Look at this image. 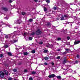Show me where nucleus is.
<instances>
[{
  "label": "nucleus",
  "mask_w": 80,
  "mask_h": 80,
  "mask_svg": "<svg viewBox=\"0 0 80 80\" xmlns=\"http://www.w3.org/2000/svg\"><path fill=\"white\" fill-rule=\"evenodd\" d=\"M22 15H25V14H26V13L25 12H22Z\"/></svg>",
  "instance_id": "22"
},
{
  "label": "nucleus",
  "mask_w": 80,
  "mask_h": 80,
  "mask_svg": "<svg viewBox=\"0 0 80 80\" xmlns=\"http://www.w3.org/2000/svg\"><path fill=\"white\" fill-rule=\"evenodd\" d=\"M68 43H69V42H68Z\"/></svg>",
  "instance_id": "58"
},
{
  "label": "nucleus",
  "mask_w": 80,
  "mask_h": 80,
  "mask_svg": "<svg viewBox=\"0 0 80 80\" xmlns=\"http://www.w3.org/2000/svg\"><path fill=\"white\" fill-rule=\"evenodd\" d=\"M27 72H28L27 70L25 69L24 70V72H25V73H27Z\"/></svg>",
  "instance_id": "33"
},
{
  "label": "nucleus",
  "mask_w": 80,
  "mask_h": 80,
  "mask_svg": "<svg viewBox=\"0 0 80 80\" xmlns=\"http://www.w3.org/2000/svg\"><path fill=\"white\" fill-rule=\"evenodd\" d=\"M47 52H48V50H45L44 51V53H47Z\"/></svg>",
  "instance_id": "20"
},
{
  "label": "nucleus",
  "mask_w": 80,
  "mask_h": 80,
  "mask_svg": "<svg viewBox=\"0 0 80 80\" xmlns=\"http://www.w3.org/2000/svg\"><path fill=\"white\" fill-rule=\"evenodd\" d=\"M71 71H72V69H71Z\"/></svg>",
  "instance_id": "54"
},
{
  "label": "nucleus",
  "mask_w": 80,
  "mask_h": 80,
  "mask_svg": "<svg viewBox=\"0 0 80 80\" xmlns=\"http://www.w3.org/2000/svg\"><path fill=\"white\" fill-rule=\"evenodd\" d=\"M34 1L35 2H38V0H34Z\"/></svg>",
  "instance_id": "41"
},
{
  "label": "nucleus",
  "mask_w": 80,
  "mask_h": 80,
  "mask_svg": "<svg viewBox=\"0 0 80 80\" xmlns=\"http://www.w3.org/2000/svg\"><path fill=\"white\" fill-rule=\"evenodd\" d=\"M61 40V38H58V40L59 41V40Z\"/></svg>",
  "instance_id": "30"
},
{
  "label": "nucleus",
  "mask_w": 80,
  "mask_h": 80,
  "mask_svg": "<svg viewBox=\"0 0 80 80\" xmlns=\"http://www.w3.org/2000/svg\"><path fill=\"white\" fill-rule=\"evenodd\" d=\"M2 9L3 10L5 11L6 12H7L8 11V9L6 8L3 7L2 8Z\"/></svg>",
  "instance_id": "10"
},
{
  "label": "nucleus",
  "mask_w": 80,
  "mask_h": 80,
  "mask_svg": "<svg viewBox=\"0 0 80 80\" xmlns=\"http://www.w3.org/2000/svg\"><path fill=\"white\" fill-rule=\"evenodd\" d=\"M24 54L25 55H28V53L27 52H24Z\"/></svg>",
  "instance_id": "21"
},
{
  "label": "nucleus",
  "mask_w": 80,
  "mask_h": 80,
  "mask_svg": "<svg viewBox=\"0 0 80 80\" xmlns=\"http://www.w3.org/2000/svg\"><path fill=\"white\" fill-rule=\"evenodd\" d=\"M47 47H50V45H47Z\"/></svg>",
  "instance_id": "48"
},
{
  "label": "nucleus",
  "mask_w": 80,
  "mask_h": 80,
  "mask_svg": "<svg viewBox=\"0 0 80 80\" xmlns=\"http://www.w3.org/2000/svg\"><path fill=\"white\" fill-rule=\"evenodd\" d=\"M66 51H68V52H70V49H66Z\"/></svg>",
  "instance_id": "18"
},
{
  "label": "nucleus",
  "mask_w": 80,
  "mask_h": 80,
  "mask_svg": "<svg viewBox=\"0 0 80 80\" xmlns=\"http://www.w3.org/2000/svg\"><path fill=\"white\" fill-rule=\"evenodd\" d=\"M29 40H32V38L31 37H30L29 38Z\"/></svg>",
  "instance_id": "26"
},
{
  "label": "nucleus",
  "mask_w": 80,
  "mask_h": 80,
  "mask_svg": "<svg viewBox=\"0 0 80 80\" xmlns=\"http://www.w3.org/2000/svg\"><path fill=\"white\" fill-rule=\"evenodd\" d=\"M41 65H42V64Z\"/></svg>",
  "instance_id": "59"
},
{
  "label": "nucleus",
  "mask_w": 80,
  "mask_h": 80,
  "mask_svg": "<svg viewBox=\"0 0 80 80\" xmlns=\"http://www.w3.org/2000/svg\"><path fill=\"white\" fill-rule=\"evenodd\" d=\"M42 33V32L40 31V29H38L36 32V35H40Z\"/></svg>",
  "instance_id": "5"
},
{
  "label": "nucleus",
  "mask_w": 80,
  "mask_h": 80,
  "mask_svg": "<svg viewBox=\"0 0 80 80\" xmlns=\"http://www.w3.org/2000/svg\"><path fill=\"white\" fill-rule=\"evenodd\" d=\"M55 76V75L54 74H52L48 76V77L49 78H54V77Z\"/></svg>",
  "instance_id": "7"
},
{
  "label": "nucleus",
  "mask_w": 80,
  "mask_h": 80,
  "mask_svg": "<svg viewBox=\"0 0 80 80\" xmlns=\"http://www.w3.org/2000/svg\"><path fill=\"white\" fill-rule=\"evenodd\" d=\"M14 80H16V79H14Z\"/></svg>",
  "instance_id": "55"
},
{
  "label": "nucleus",
  "mask_w": 80,
  "mask_h": 80,
  "mask_svg": "<svg viewBox=\"0 0 80 80\" xmlns=\"http://www.w3.org/2000/svg\"><path fill=\"white\" fill-rule=\"evenodd\" d=\"M67 39L68 40H69V39H70V37H67Z\"/></svg>",
  "instance_id": "40"
},
{
  "label": "nucleus",
  "mask_w": 80,
  "mask_h": 80,
  "mask_svg": "<svg viewBox=\"0 0 80 80\" xmlns=\"http://www.w3.org/2000/svg\"><path fill=\"white\" fill-rule=\"evenodd\" d=\"M16 47H17V45H16Z\"/></svg>",
  "instance_id": "57"
},
{
  "label": "nucleus",
  "mask_w": 80,
  "mask_h": 80,
  "mask_svg": "<svg viewBox=\"0 0 80 80\" xmlns=\"http://www.w3.org/2000/svg\"><path fill=\"white\" fill-rule=\"evenodd\" d=\"M68 62V61L67 60L64 59L63 62V63H67Z\"/></svg>",
  "instance_id": "9"
},
{
  "label": "nucleus",
  "mask_w": 80,
  "mask_h": 80,
  "mask_svg": "<svg viewBox=\"0 0 80 80\" xmlns=\"http://www.w3.org/2000/svg\"><path fill=\"white\" fill-rule=\"evenodd\" d=\"M8 55H9L10 56H12V53H11V52H8Z\"/></svg>",
  "instance_id": "12"
},
{
  "label": "nucleus",
  "mask_w": 80,
  "mask_h": 80,
  "mask_svg": "<svg viewBox=\"0 0 80 80\" xmlns=\"http://www.w3.org/2000/svg\"><path fill=\"white\" fill-rule=\"evenodd\" d=\"M29 21H30V22H33V19H29Z\"/></svg>",
  "instance_id": "25"
},
{
  "label": "nucleus",
  "mask_w": 80,
  "mask_h": 80,
  "mask_svg": "<svg viewBox=\"0 0 80 80\" xmlns=\"http://www.w3.org/2000/svg\"><path fill=\"white\" fill-rule=\"evenodd\" d=\"M13 72H16L17 71V70L16 69H13Z\"/></svg>",
  "instance_id": "23"
},
{
  "label": "nucleus",
  "mask_w": 80,
  "mask_h": 80,
  "mask_svg": "<svg viewBox=\"0 0 80 80\" xmlns=\"http://www.w3.org/2000/svg\"><path fill=\"white\" fill-rule=\"evenodd\" d=\"M14 28H15V27H14Z\"/></svg>",
  "instance_id": "56"
},
{
  "label": "nucleus",
  "mask_w": 80,
  "mask_h": 80,
  "mask_svg": "<svg viewBox=\"0 0 80 80\" xmlns=\"http://www.w3.org/2000/svg\"><path fill=\"white\" fill-rule=\"evenodd\" d=\"M0 77L4 78L5 77V73L3 72L2 71H1L0 72Z\"/></svg>",
  "instance_id": "4"
},
{
  "label": "nucleus",
  "mask_w": 80,
  "mask_h": 80,
  "mask_svg": "<svg viewBox=\"0 0 80 80\" xmlns=\"http://www.w3.org/2000/svg\"><path fill=\"white\" fill-rule=\"evenodd\" d=\"M3 57V55L0 54V57Z\"/></svg>",
  "instance_id": "42"
},
{
  "label": "nucleus",
  "mask_w": 80,
  "mask_h": 80,
  "mask_svg": "<svg viewBox=\"0 0 80 80\" xmlns=\"http://www.w3.org/2000/svg\"><path fill=\"white\" fill-rule=\"evenodd\" d=\"M78 43H80V41H75L74 42V45H77V44H78Z\"/></svg>",
  "instance_id": "8"
},
{
  "label": "nucleus",
  "mask_w": 80,
  "mask_h": 80,
  "mask_svg": "<svg viewBox=\"0 0 80 80\" xmlns=\"http://www.w3.org/2000/svg\"><path fill=\"white\" fill-rule=\"evenodd\" d=\"M4 73H5V74L6 75H8V71L6 70H4Z\"/></svg>",
  "instance_id": "11"
},
{
  "label": "nucleus",
  "mask_w": 80,
  "mask_h": 80,
  "mask_svg": "<svg viewBox=\"0 0 80 80\" xmlns=\"http://www.w3.org/2000/svg\"><path fill=\"white\" fill-rule=\"evenodd\" d=\"M16 33H17V32H15V33H13L8 35H5V38L7 39H9L10 38V37H11L12 36H13V35H16Z\"/></svg>",
  "instance_id": "1"
},
{
  "label": "nucleus",
  "mask_w": 80,
  "mask_h": 80,
  "mask_svg": "<svg viewBox=\"0 0 80 80\" xmlns=\"http://www.w3.org/2000/svg\"><path fill=\"white\" fill-rule=\"evenodd\" d=\"M43 42H39L38 43L40 45H42V44H43Z\"/></svg>",
  "instance_id": "17"
},
{
  "label": "nucleus",
  "mask_w": 80,
  "mask_h": 80,
  "mask_svg": "<svg viewBox=\"0 0 80 80\" xmlns=\"http://www.w3.org/2000/svg\"><path fill=\"white\" fill-rule=\"evenodd\" d=\"M57 51H60V49H58L57 50Z\"/></svg>",
  "instance_id": "50"
},
{
  "label": "nucleus",
  "mask_w": 80,
  "mask_h": 80,
  "mask_svg": "<svg viewBox=\"0 0 80 80\" xmlns=\"http://www.w3.org/2000/svg\"><path fill=\"white\" fill-rule=\"evenodd\" d=\"M17 42V40H14V42L15 43V42Z\"/></svg>",
  "instance_id": "32"
},
{
  "label": "nucleus",
  "mask_w": 80,
  "mask_h": 80,
  "mask_svg": "<svg viewBox=\"0 0 80 80\" xmlns=\"http://www.w3.org/2000/svg\"><path fill=\"white\" fill-rule=\"evenodd\" d=\"M78 61L76 60L75 62V63H78Z\"/></svg>",
  "instance_id": "36"
},
{
  "label": "nucleus",
  "mask_w": 80,
  "mask_h": 80,
  "mask_svg": "<svg viewBox=\"0 0 80 80\" xmlns=\"http://www.w3.org/2000/svg\"><path fill=\"white\" fill-rule=\"evenodd\" d=\"M77 58H79V55H78V54L77 55Z\"/></svg>",
  "instance_id": "44"
},
{
  "label": "nucleus",
  "mask_w": 80,
  "mask_h": 80,
  "mask_svg": "<svg viewBox=\"0 0 80 80\" xmlns=\"http://www.w3.org/2000/svg\"><path fill=\"white\" fill-rule=\"evenodd\" d=\"M66 53H67V52H65L63 53V54H66Z\"/></svg>",
  "instance_id": "49"
},
{
  "label": "nucleus",
  "mask_w": 80,
  "mask_h": 80,
  "mask_svg": "<svg viewBox=\"0 0 80 80\" xmlns=\"http://www.w3.org/2000/svg\"><path fill=\"white\" fill-rule=\"evenodd\" d=\"M17 48H16V50H17Z\"/></svg>",
  "instance_id": "52"
},
{
  "label": "nucleus",
  "mask_w": 80,
  "mask_h": 80,
  "mask_svg": "<svg viewBox=\"0 0 80 80\" xmlns=\"http://www.w3.org/2000/svg\"><path fill=\"white\" fill-rule=\"evenodd\" d=\"M44 12H46V11H47V8L46 7H45L44 8Z\"/></svg>",
  "instance_id": "14"
},
{
  "label": "nucleus",
  "mask_w": 80,
  "mask_h": 80,
  "mask_svg": "<svg viewBox=\"0 0 80 80\" xmlns=\"http://www.w3.org/2000/svg\"><path fill=\"white\" fill-rule=\"evenodd\" d=\"M35 34V32H32V33L31 34V35H33Z\"/></svg>",
  "instance_id": "37"
},
{
  "label": "nucleus",
  "mask_w": 80,
  "mask_h": 80,
  "mask_svg": "<svg viewBox=\"0 0 80 80\" xmlns=\"http://www.w3.org/2000/svg\"><path fill=\"white\" fill-rule=\"evenodd\" d=\"M62 80H64V79H62Z\"/></svg>",
  "instance_id": "53"
},
{
  "label": "nucleus",
  "mask_w": 80,
  "mask_h": 80,
  "mask_svg": "<svg viewBox=\"0 0 80 80\" xmlns=\"http://www.w3.org/2000/svg\"><path fill=\"white\" fill-rule=\"evenodd\" d=\"M44 59L46 60H48V57H45L44 58Z\"/></svg>",
  "instance_id": "13"
},
{
  "label": "nucleus",
  "mask_w": 80,
  "mask_h": 80,
  "mask_svg": "<svg viewBox=\"0 0 80 80\" xmlns=\"http://www.w3.org/2000/svg\"><path fill=\"white\" fill-rule=\"evenodd\" d=\"M0 23H1L0 27H1V26H2V25H5L6 26H8L10 28H12V26L10 25V24H8V23L7 22H6V23L4 22L3 23V22L1 21Z\"/></svg>",
  "instance_id": "2"
},
{
  "label": "nucleus",
  "mask_w": 80,
  "mask_h": 80,
  "mask_svg": "<svg viewBox=\"0 0 80 80\" xmlns=\"http://www.w3.org/2000/svg\"><path fill=\"white\" fill-rule=\"evenodd\" d=\"M5 48H8V45H6L5 46Z\"/></svg>",
  "instance_id": "28"
},
{
  "label": "nucleus",
  "mask_w": 80,
  "mask_h": 80,
  "mask_svg": "<svg viewBox=\"0 0 80 80\" xmlns=\"http://www.w3.org/2000/svg\"><path fill=\"white\" fill-rule=\"evenodd\" d=\"M68 17V14L65 15L64 16L62 15L61 17V20H66L67 18Z\"/></svg>",
  "instance_id": "3"
},
{
  "label": "nucleus",
  "mask_w": 80,
  "mask_h": 80,
  "mask_svg": "<svg viewBox=\"0 0 80 80\" xmlns=\"http://www.w3.org/2000/svg\"><path fill=\"white\" fill-rule=\"evenodd\" d=\"M33 80V78H29V80Z\"/></svg>",
  "instance_id": "31"
},
{
  "label": "nucleus",
  "mask_w": 80,
  "mask_h": 80,
  "mask_svg": "<svg viewBox=\"0 0 80 80\" xmlns=\"http://www.w3.org/2000/svg\"><path fill=\"white\" fill-rule=\"evenodd\" d=\"M47 25H50V24L48 23V24H47Z\"/></svg>",
  "instance_id": "51"
},
{
  "label": "nucleus",
  "mask_w": 80,
  "mask_h": 80,
  "mask_svg": "<svg viewBox=\"0 0 80 80\" xmlns=\"http://www.w3.org/2000/svg\"><path fill=\"white\" fill-rule=\"evenodd\" d=\"M32 74L33 75H35V73H36V72H35V71H32Z\"/></svg>",
  "instance_id": "15"
},
{
  "label": "nucleus",
  "mask_w": 80,
  "mask_h": 80,
  "mask_svg": "<svg viewBox=\"0 0 80 80\" xmlns=\"http://www.w3.org/2000/svg\"><path fill=\"white\" fill-rule=\"evenodd\" d=\"M57 59H60V56H58L57 57Z\"/></svg>",
  "instance_id": "29"
},
{
  "label": "nucleus",
  "mask_w": 80,
  "mask_h": 80,
  "mask_svg": "<svg viewBox=\"0 0 80 80\" xmlns=\"http://www.w3.org/2000/svg\"><path fill=\"white\" fill-rule=\"evenodd\" d=\"M22 20L21 19H19L18 20L17 22H15V23H22Z\"/></svg>",
  "instance_id": "6"
},
{
  "label": "nucleus",
  "mask_w": 80,
  "mask_h": 80,
  "mask_svg": "<svg viewBox=\"0 0 80 80\" xmlns=\"http://www.w3.org/2000/svg\"><path fill=\"white\" fill-rule=\"evenodd\" d=\"M4 18L6 19V20H8V18H7V17H6Z\"/></svg>",
  "instance_id": "34"
},
{
  "label": "nucleus",
  "mask_w": 80,
  "mask_h": 80,
  "mask_svg": "<svg viewBox=\"0 0 80 80\" xmlns=\"http://www.w3.org/2000/svg\"><path fill=\"white\" fill-rule=\"evenodd\" d=\"M46 2L47 3H50V0H46Z\"/></svg>",
  "instance_id": "24"
},
{
  "label": "nucleus",
  "mask_w": 80,
  "mask_h": 80,
  "mask_svg": "<svg viewBox=\"0 0 80 80\" xmlns=\"http://www.w3.org/2000/svg\"><path fill=\"white\" fill-rule=\"evenodd\" d=\"M9 2L10 3H12V2H13V1H12V0H9Z\"/></svg>",
  "instance_id": "35"
},
{
  "label": "nucleus",
  "mask_w": 80,
  "mask_h": 80,
  "mask_svg": "<svg viewBox=\"0 0 80 80\" xmlns=\"http://www.w3.org/2000/svg\"><path fill=\"white\" fill-rule=\"evenodd\" d=\"M25 35H28V33H27L26 32H24Z\"/></svg>",
  "instance_id": "27"
},
{
  "label": "nucleus",
  "mask_w": 80,
  "mask_h": 80,
  "mask_svg": "<svg viewBox=\"0 0 80 80\" xmlns=\"http://www.w3.org/2000/svg\"><path fill=\"white\" fill-rule=\"evenodd\" d=\"M44 64L45 65H47V62H44Z\"/></svg>",
  "instance_id": "38"
},
{
  "label": "nucleus",
  "mask_w": 80,
  "mask_h": 80,
  "mask_svg": "<svg viewBox=\"0 0 80 80\" xmlns=\"http://www.w3.org/2000/svg\"><path fill=\"white\" fill-rule=\"evenodd\" d=\"M12 78H8V80H12Z\"/></svg>",
  "instance_id": "39"
},
{
  "label": "nucleus",
  "mask_w": 80,
  "mask_h": 80,
  "mask_svg": "<svg viewBox=\"0 0 80 80\" xmlns=\"http://www.w3.org/2000/svg\"><path fill=\"white\" fill-rule=\"evenodd\" d=\"M53 9H54V10H57V8L55 7H54V8H53Z\"/></svg>",
  "instance_id": "45"
},
{
  "label": "nucleus",
  "mask_w": 80,
  "mask_h": 80,
  "mask_svg": "<svg viewBox=\"0 0 80 80\" xmlns=\"http://www.w3.org/2000/svg\"><path fill=\"white\" fill-rule=\"evenodd\" d=\"M63 74H64V75H65V74H67V73H66V72H64L63 73Z\"/></svg>",
  "instance_id": "47"
},
{
  "label": "nucleus",
  "mask_w": 80,
  "mask_h": 80,
  "mask_svg": "<svg viewBox=\"0 0 80 80\" xmlns=\"http://www.w3.org/2000/svg\"><path fill=\"white\" fill-rule=\"evenodd\" d=\"M52 65H54V63H53V62H52Z\"/></svg>",
  "instance_id": "46"
},
{
  "label": "nucleus",
  "mask_w": 80,
  "mask_h": 80,
  "mask_svg": "<svg viewBox=\"0 0 80 80\" xmlns=\"http://www.w3.org/2000/svg\"><path fill=\"white\" fill-rule=\"evenodd\" d=\"M56 19H57V20H59V19H60V17L57 18Z\"/></svg>",
  "instance_id": "43"
},
{
  "label": "nucleus",
  "mask_w": 80,
  "mask_h": 80,
  "mask_svg": "<svg viewBox=\"0 0 80 80\" xmlns=\"http://www.w3.org/2000/svg\"><path fill=\"white\" fill-rule=\"evenodd\" d=\"M31 52L32 53H35V51L33 50Z\"/></svg>",
  "instance_id": "19"
},
{
  "label": "nucleus",
  "mask_w": 80,
  "mask_h": 80,
  "mask_svg": "<svg viewBox=\"0 0 80 80\" xmlns=\"http://www.w3.org/2000/svg\"><path fill=\"white\" fill-rule=\"evenodd\" d=\"M57 77L58 79H61V78H62V77H61V76H57Z\"/></svg>",
  "instance_id": "16"
}]
</instances>
